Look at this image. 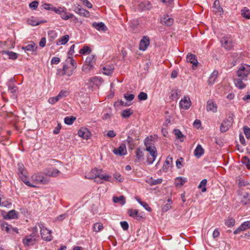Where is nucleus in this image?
Returning <instances> with one entry per match:
<instances>
[{"mask_svg": "<svg viewBox=\"0 0 250 250\" xmlns=\"http://www.w3.org/2000/svg\"><path fill=\"white\" fill-rule=\"evenodd\" d=\"M18 174L20 178L25 185L30 187H36L35 185L31 184L28 180L27 172L26 170L19 172Z\"/></svg>", "mask_w": 250, "mask_h": 250, "instance_id": "obj_9", "label": "nucleus"}, {"mask_svg": "<svg viewBox=\"0 0 250 250\" xmlns=\"http://www.w3.org/2000/svg\"><path fill=\"white\" fill-rule=\"evenodd\" d=\"M235 220L232 218L229 217L225 220V224L228 227H232L234 225Z\"/></svg>", "mask_w": 250, "mask_h": 250, "instance_id": "obj_42", "label": "nucleus"}, {"mask_svg": "<svg viewBox=\"0 0 250 250\" xmlns=\"http://www.w3.org/2000/svg\"><path fill=\"white\" fill-rule=\"evenodd\" d=\"M139 25V21L137 20H131L129 22V25L133 30H135Z\"/></svg>", "mask_w": 250, "mask_h": 250, "instance_id": "obj_48", "label": "nucleus"}, {"mask_svg": "<svg viewBox=\"0 0 250 250\" xmlns=\"http://www.w3.org/2000/svg\"><path fill=\"white\" fill-rule=\"evenodd\" d=\"M91 50L87 46H84L83 48L81 49L79 53L81 54H85L86 53H90Z\"/></svg>", "mask_w": 250, "mask_h": 250, "instance_id": "obj_50", "label": "nucleus"}, {"mask_svg": "<svg viewBox=\"0 0 250 250\" xmlns=\"http://www.w3.org/2000/svg\"><path fill=\"white\" fill-rule=\"evenodd\" d=\"M134 97H135V96L133 94H124V98L127 101H131L133 100L134 99Z\"/></svg>", "mask_w": 250, "mask_h": 250, "instance_id": "obj_61", "label": "nucleus"}, {"mask_svg": "<svg viewBox=\"0 0 250 250\" xmlns=\"http://www.w3.org/2000/svg\"><path fill=\"white\" fill-rule=\"evenodd\" d=\"M77 67L75 60L71 57H68L63 66V74L68 76H71Z\"/></svg>", "mask_w": 250, "mask_h": 250, "instance_id": "obj_3", "label": "nucleus"}, {"mask_svg": "<svg viewBox=\"0 0 250 250\" xmlns=\"http://www.w3.org/2000/svg\"><path fill=\"white\" fill-rule=\"evenodd\" d=\"M243 80L244 81V79H242V78L240 77L234 80L235 85L239 89H242L246 87V84L243 82Z\"/></svg>", "mask_w": 250, "mask_h": 250, "instance_id": "obj_25", "label": "nucleus"}, {"mask_svg": "<svg viewBox=\"0 0 250 250\" xmlns=\"http://www.w3.org/2000/svg\"><path fill=\"white\" fill-rule=\"evenodd\" d=\"M241 14L243 17L250 19V11L247 7H244L241 11Z\"/></svg>", "mask_w": 250, "mask_h": 250, "instance_id": "obj_38", "label": "nucleus"}, {"mask_svg": "<svg viewBox=\"0 0 250 250\" xmlns=\"http://www.w3.org/2000/svg\"><path fill=\"white\" fill-rule=\"evenodd\" d=\"M31 179L35 183L40 184H46L50 181L49 178L46 176L44 172L34 174L31 176Z\"/></svg>", "mask_w": 250, "mask_h": 250, "instance_id": "obj_4", "label": "nucleus"}, {"mask_svg": "<svg viewBox=\"0 0 250 250\" xmlns=\"http://www.w3.org/2000/svg\"><path fill=\"white\" fill-rule=\"evenodd\" d=\"M104 228L103 225L101 223H96L94 224L93 229L96 232H99Z\"/></svg>", "mask_w": 250, "mask_h": 250, "instance_id": "obj_43", "label": "nucleus"}, {"mask_svg": "<svg viewBox=\"0 0 250 250\" xmlns=\"http://www.w3.org/2000/svg\"><path fill=\"white\" fill-rule=\"evenodd\" d=\"M92 26L99 31H105L107 30L106 26L102 22L99 23L94 22L92 23Z\"/></svg>", "mask_w": 250, "mask_h": 250, "instance_id": "obj_22", "label": "nucleus"}, {"mask_svg": "<svg viewBox=\"0 0 250 250\" xmlns=\"http://www.w3.org/2000/svg\"><path fill=\"white\" fill-rule=\"evenodd\" d=\"M174 135L176 136V139H178L181 142H183L184 140V136L182 133L181 131L178 129H175L173 131Z\"/></svg>", "mask_w": 250, "mask_h": 250, "instance_id": "obj_40", "label": "nucleus"}, {"mask_svg": "<svg viewBox=\"0 0 250 250\" xmlns=\"http://www.w3.org/2000/svg\"><path fill=\"white\" fill-rule=\"evenodd\" d=\"M138 98L140 101L146 100L147 99V95L146 93L141 92L138 96Z\"/></svg>", "mask_w": 250, "mask_h": 250, "instance_id": "obj_52", "label": "nucleus"}, {"mask_svg": "<svg viewBox=\"0 0 250 250\" xmlns=\"http://www.w3.org/2000/svg\"><path fill=\"white\" fill-rule=\"evenodd\" d=\"M241 226L244 230L250 229V221L244 222L241 225Z\"/></svg>", "mask_w": 250, "mask_h": 250, "instance_id": "obj_58", "label": "nucleus"}, {"mask_svg": "<svg viewBox=\"0 0 250 250\" xmlns=\"http://www.w3.org/2000/svg\"><path fill=\"white\" fill-rule=\"evenodd\" d=\"M36 239L35 237H32L31 234L29 236H27L22 241L24 245L29 246L30 245H33L35 243Z\"/></svg>", "mask_w": 250, "mask_h": 250, "instance_id": "obj_21", "label": "nucleus"}, {"mask_svg": "<svg viewBox=\"0 0 250 250\" xmlns=\"http://www.w3.org/2000/svg\"><path fill=\"white\" fill-rule=\"evenodd\" d=\"M68 94V92L66 90H61L59 94L57 95L60 99H61L65 97Z\"/></svg>", "mask_w": 250, "mask_h": 250, "instance_id": "obj_55", "label": "nucleus"}, {"mask_svg": "<svg viewBox=\"0 0 250 250\" xmlns=\"http://www.w3.org/2000/svg\"><path fill=\"white\" fill-rule=\"evenodd\" d=\"M172 165V158L170 157H167L163 166V170L167 172L168 169L171 167Z\"/></svg>", "mask_w": 250, "mask_h": 250, "instance_id": "obj_28", "label": "nucleus"}, {"mask_svg": "<svg viewBox=\"0 0 250 250\" xmlns=\"http://www.w3.org/2000/svg\"><path fill=\"white\" fill-rule=\"evenodd\" d=\"M250 74V66L248 64L241 65L237 71V75L238 77L244 79V81L247 80L248 76Z\"/></svg>", "mask_w": 250, "mask_h": 250, "instance_id": "obj_5", "label": "nucleus"}, {"mask_svg": "<svg viewBox=\"0 0 250 250\" xmlns=\"http://www.w3.org/2000/svg\"><path fill=\"white\" fill-rule=\"evenodd\" d=\"M114 67L112 65H106L102 68L103 73L106 75H110L113 72Z\"/></svg>", "mask_w": 250, "mask_h": 250, "instance_id": "obj_31", "label": "nucleus"}, {"mask_svg": "<svg viewBox=\"0 0 250 250\" xmlns=\"http://www.w3.org/2000/svg\"><path fill=\"white\" fill-rule=\"evenodd\" d=\"M74 11L81 16L85 17H89L90 16L89 12L82 8L80 5L75 6Z\"/></svg>", "mask_w": 250, "mask_h": 250, "instance_id": "obj_11", "label": "nucleus"}, {"mask_svg": "<svg viewBox=\"0 0 250 250\" xmlns=\"http://www.w3.org/2000/svg\"><path fill=\"white\" fill-rule=\"evenodd\" d=\"M250 190L248 191L244 192L241 195V202L244 205L249 204L250 203Z\"/></svg>", "mask_w": 250, "mask_h": 250, "instance_id": "obj_19", "label": "nucleus"}, {"mask_svg": "<svg viewBox=\"0 0 250 250\" xmlns=\"http://www.w3.org/2000/svg\"><path fill=\"white\" fill-rule=\"evenodd\" d=\"M126 142L129 146V147L132 149L134 146L133 138L130 136H128Z\"/></svg>", "mask_w": 250, "mask_h": 250, "instance_id": "obj_54", "label": "nucleus"}, {"mask_svg": "<svg viewBox=\"0 0 250 250\" xmlns=\"http://www.w3.org/2000/svg\"><path fill=\"white\" fill-rule=\"evenodd\" d=\"M60 100V98L58 96H57L56 97L50 98L48 100V102L51 104H54Z\"/></svg>", "mask_w": 250, "mask_h": 250, "instance_id": "obj_62", "label": "nucleus"}, {"mask_svg": "<svg viewBox=\"0 0 250 250\" xmlns=\"http://www.w3.org/2000/svg\"><path fill=\"white\" fill-rule=\"evenodd\" d=\"M150 40L148 37L144 36L141 39L139 49L141 50L145 51L148 45H149Z\"/></svg>", "mask_w": 250, "mask_h": 250, "instance_id": "obj_12", "label": "nucleus"}, {"mask_svg": "<svg viewBox=\"0 0 250 250\" xmlns=\"http://www.w3.org/2000/svg\"><path fill=\"white\" fill-rule=\"evenodd\" d=\"M91 65H88V64L84 62L82 67V70L85 73H88L93 67H90Z\"/></svg>", "mask_w": 250, "mask_h": 250, "instance_id": "obj_51", "label": "nucleus"}, {"mask_svg": "<svg viewBox=\"0 0 250 250\" xmlns=\"http://www.w3.org/2000/svg\"><path fill=\"white\" fill-rule=\"evenodd\" d=\"M102 170L97 168L93 169L90 172L86 173L85 178L88 179H94L96 178H99V180H95L98 183L101 184L103 182L101 180H103L105 181H110V176L107 174H101Z\"/></svg>", "mask_w": 250, "mask_h": 250, "instance_id": "obj_2", "label": "nucleus"}, {"mask_svg": "<svg viewBox=\"0 0 250 250\" xmlns=\"http://www.w3.org/2000/svg\"><path fill=\"white\" fill-rule=\"evenodd\" d=\"M220 42L222 46L227 50H231L234 45V42L230 36L224 37L221 39Z\"/></svg>", "mask_w": 250, "mask_h": 250, "instance_id": "obj_6", "label": "nucleus"}, {"mask_svg": "<svg viewBox=\"0 0 250 250\" xmlns=\"http://www.w3.org/2000/svg\"><path fill=\"white\" fill-rule=\"evenodd\" d=\"M113 201L116 203H119L121 205H124L125 203V197L122 195L119 197L114 196Z\"/></svg>", "mask_w": 250, "mask_h": 250, "instance_id": "obj_37", "label": "nucleus"}, {"mask_svg": "<svg viewBox=\"0 0 250 250\" xmlns=\"http://www.w3.org/2000/svg\"><path fill=\"white\" fill-rule=\"evenodd\" d=\"M4 218L5 219H15L18 218V215L15 210H11L4 216Z\"/></svg>", "mask_w": 250, "mask_h": 250, "instance_id": "obj_35", "label": "nucleus"}, {"mask_svg": "<svg viewBox=\"0 0 250 250\" xmlns=\"http://www.w3.org/2000/svg\"><path fill=\"white\" fill-rule=\"evenodd\" d=\"M89 82L93 84L98 85L101 83V78L98 77H94L89 79Z\"/></svg>", "mask_w": 250, "mask_h": 250, "instance_id": "obj_44", "label": "nucleus"}, {"mask_svg": "<svg viewBox=\"0 0 250 250\" xmlns=\"http://www.w3.org/2000/svg\"><path fill=\"white\" fill-rule=\"evenodd\" d=\"M180 106L184 109H188L191 105V101L188 97L185 96L183 99L180 101Z\"/></svg>", "mask_w": 250, "mask_h": 250, "instance_id": "obj_15", "label": "nucleus"}, {"mask_svg": "<svg viewBox=\"0 0 250 250\" xmlns=\"http://www.w3.org/2000/svg\"><path fill=\"white\" fill-rule=\"evenodd\" d=\"M136 156L137 158L139 160H140L141 159L143 158L144 157V153L143 151L140 149L137 148L136 151Z\"/></svg>", "mask_w": 250, "mask_h": 250, "instance_id": "obj_53", "label": "nucleus"}, {"mask_svg": "<svg viewBox=\"0 0 250 250\" xmlns=\"http://www.w3.org/2000/svg\"><path fill=\"white\" fill-rule=\"evenodd\" d=\"M214 12L219 15H221L223 13V8L220 6L219 0H215L214 2L213 7Z\"/></svg>", "mask_w": 250, "mask_h": 250, "instance_id": "obj_18", "label": "nucleus"}, {"mask_svg": "<svg viewBox=\"0 0 250 250\" xmlns=\"http://www.w3.org/2000/svg\"><path fill=\"white\" fill-rule=\"evenodd\" d=\"M244 134L246 135V137L248 139L250 138V128L248 126L244 127Z\"/></svg>", "mask_w": 250, "mask_h": 250, "instance_id": "obj_60", "label": "nucleus"}, {"mask_svg": "<svg viewBox=\"0 0 250 250\" xmlns=\"http://www.w3.org/2000/svg\"><path fill=\"white\" fill-rule=\"evenodd\" d=\"M38 5V1L37 0H34L29 4V6L31 9H36L37 8Z\"/></svg>", "mask_w": 250, "mask_h": 250, "instance_id": "obj_59", "label": "nucleus"}, {"mask_svg": "<svg viewBox=\"0 0 250 250\" xmlns=\"http://www.w3.org/2000/svg\"><path fill=\"white\" fill-rule=\"evenodd\" d=\"M242 162L243 164L246 165L248 169H250V160L247 157H243L242 159Z\"/></svg>", "mask_w": 250, "mask_h": 250, "instance_id": "obj_49", "label": "nucleus"}, {"mask_svg": "<svg viewBox=\"0 0 250 250\" xmlns=\"http://www.w3.org/2000/svg\"><path fill=\"white\" fill-rule=\"evenodd\" d=\"M28 24L31 25L32 26H37L39 25L41 23L45 22V21H39L33 18L29 19L27 21Z\"/></svg>", "mask_w": 250, "mask_h": 250, "instance_id": "obj_34", "label": "nucleus"}, {"mask_svg": "<svg viewBox=\"0 0 250 250\" xmlns=\"http://www.w3.org/2000/svg\"><path fill=\"white\" fill-rule=\"evenodd\" d=\"M204 153V149L200 145H198L194 151V154L195 157L199 158Z\"/></svg>", "mask_w": 250, "mask_h": 250, "instance_id": "obj_24", "label": "nucleus"}, {"mask_svg": "<svg viewBox=\"0 0 250 250\" xmlns=\"http://www.w3.org/2000/svg\"><path fill=\"white\" fill-rule=\"evenodd\" d=\"M133 112L131 109H126L122 111L121 116L123 118H127L129 117L133 114Z\"/></svg>", "mask_w": 250, "mask_h": 250, "instance_id": "obj_39", "label": "nucleus"}, {"mask_svg": "<svg viewBox=\"0 0 250 250\" xmlns=\"http://www.w3.org/2000/svg\"><path fill=\"white\" fill-rule=\"evenodd\" d=\"M218 75V71L215 70L213 71L208 81V83L209 85H212L214 83L215 80L217 78Z\"/></svg>", "mask_w": 250, "mask_h": 250, "instance_id": "obj_23", "label": "nucleus"}, {"mask_svg": "<svg viewBox=\"0 0 250 250\" xmlns=\"http://www.w3.org/2000/svg\"><path fill=\"white\" fill-rule=\"evenodd\" d=\"M121 226L123 229L125 230L128 229V224L126 221H122L120 222Z\"/></svg>", "mask_w": 250, "mask_h": 250, "instance_id": "obj_63", "label": "nucleus"}, {"mask_svg": "<svg viewBox=\"0 0 250 250\" xmlns=\"http://www.w3.org/2000/svg\"><path fill=\"white\" fill-rule=\"evenodd\" d=\"M145 145L146 146V150L149 153L147 161L149 165H151L155 161L157 156V150L152 143V141L149 139L148 137L145 141Z\"/></svg>", "mask_w": 250, "mask_h": 250, "instance_id": "obj_1", "label": "nucleus"}, {"mask_svg": "<svg viewBox=\"0 0 250 250\" xmlns=\"http://www.w3.org/2000/svg\"><path fill=\"white\" fill-rule=\"evenodd\" d=\"M150 3L149 1L145 0L140 3L139 4V8L144 11L148 10L150 8Z\"/></svg>", "mask_w": 250, "mask_h": 250, "instance_id": "obj_29", "label": "nucleus"}, {"mask_svg": "<svg viewBox=\"0 0 250 250\" xmlns=\"http://www.w3.org/2000/svg\"><path fill=\"white\" fill-rule=\"evenodd\" d=\"M207 110L215 113L217 111V106L216 103L212 100H209L207 103Z\"/></svg>", "mask_w": 250, "mask_h": 250, "instance_id": "obj_17", "label": "nucleus"}, {"mask_svg": "<svg viewBox=\"0 0 250 250\" xmlns=\"http://www.w3.org/2000/svg\"><path fill=\"white\" fill-rule=\"evenodd\" d=\"M187 182L186 178H182L179 177L175 179V185L176 187H180L182 186L185 183Z\"/></svg>", "mask_w": 250, "mask_h": 250, "instance_id": "obj_27", "label": "nucleus"}, {"mask_svg": "<svg viewBox=\"0 0 250 250\" xmlns=\"http://www.w3.org/2000/svg\"><path fill=\"white\" fill-rule=\"evenodd\" d=\"M1 54L2 55H7L8 56L9 59L12 60H16L18 57L17 54L12 51L3 50L1 52Z\"/></svg>", "mask_w": 250, "mask_h": 250, "instance_id": "obj_32", "label": "nucleus"}, {"mask_svg": "<svg viewBox=\"0 0 250 250\" xmlns=\"http://www.w3.org/2000/svg\"><path fill=\"white\" fill-rule=\"evenodd\" d=\"M95 62V56L94 55H90L87 57L85 63L88 64V65H91L90 67H94Z\"/></svg>", "mask_w": 250, "mask_h": 250, "instance_id": "obj_30", "label": "nucleus"}, {"mask_svg": "<svg viewBox=\"0 0 250 250\" xmlns=\"http://www.w3.org/2000/svg\"><path fill=\"white\" fill-rule=\"evenodd\" d=\"M48 36L49 38H50L51 40H53L57 38V34L55 31H49L48 32Z\"/></svg>", "mask_w": 250, "mask_h": 250, "instance_id": "obj_56", "label": "nucleus"}, {"mask_svg": "<svg viewBox=\"0 0 250 250\" xmlns=\"http://www.w3.org/2000/svg\"><path fill=\"white\" fill-rule=\"evenodd\" d=\"M78 135L84 139H88L90 138L91 133L86 127L81 128L78 132Z\"/></svg>", "mask_w": 250, "mask_h": 250, "instance_id": "obj_14", "label": "nucleus"}, {"mask_svg": "<svg viewBox=\"0 0 250 250\" xmlns=\"http://www.w3.org/2000/svg\"><path fill=\"white\" fill-rule=\"evenodd\" d=\"M232 122L231 119H226L223 120L220 127V130L221 132H225L231 126Z\"/></svg>", "mask_w": 250, "mask_h": 250, "instance_id": "obj_8", "label": "nucleus"}, {"mask_svg": "<svg viewBox=\"0 0 250 250\" xmlns=\"http://www.w3.org/2000/svg\"><path fill=\"white\" fill-rule=\"evenodd\" d=\"M1 228L3 230H5L6 232H8L9 231V228L8 224L6 223H3L1 225Z\"/></svg>", "mask_w": 250, "mask_h": 250, "instance_id": "obj_64", "label": "nucleus"}, {"mask_svg": "<svg viewBox=\"0 0 250 250\" xmlns=\"http://www.w3.org/2000/svg\"><path fill=\"white\" fill-rule=\"evenodd\" d=\"M161 22L167 26H170L173 22V19L170 18L168 15H166L162 19Z\"/></svg>", "mask_w": 250, "mask_h": 250, "instance_id": "obj_26", "label": "nucleus"}, {"mask_svg": "<svg viewBox=\"0 0 250 250\" xmlns=\"http://www.w3.org/2000/svg\"><path fill=\"white\" fill-rule=\"evenodd\" d=\"M207 183V180L206 179H203L201 181L200 184L198 186L199 188H202V191L203 192H206L207 191V188H206Z\"/></svg>", "mask_w": 250, "mask_h": 250, "instance_id": "obj_45", "label": "nucleus"}, {"mask_svg": "<svg viewBox=\"0 0 250 250\" xmlns=\"http://www.w3.org/2000/svg\"><path fill=\"white\" fill-rule=\"evenodd\" d=\"M69 37L68 35L62 36L60 39L57 40L56 44L58 45L65 44L69 41Z\"/></svg>", "mask_w": 250, "mask_h": 250, "instance_id": "obj_33", "label": "nucleus"}, {"mask_svg": "<svg viewBox=\"0 0 250 250\" xmlns=\"http://www.w3.org/2000/svg\"><path fill=\"white\" fill-rule=\"evenodd\" d=\"M60 16L63 20H67L69 19L72 18L74 15L72 14L67 13L66 10H63L60 15Z\"/></svg>", "mask_w": 250, "mask_h": 250, "instance_id": "obj_41", "label": "nucleus"}, {"mask_svg": "<svg viewBox=\"0 0 250 250\" xmlns=\"http://www.w3.org/2000/svg\"><path fill=\"white\" fill-rule=\"evenodd\" d=\"M39 226L41 229V235L42 239L46 241H51L52 239L51 231L44 227L42 223L39 224Z\"/></svg>", "mask_w": 250, "mask_h": 250, "instance_id": "obj_7", "label": "nucleus"}, {"mask_svg": "<svg viewBox=\"0 0 250 250\" xmlns=\"http://www.w3.org/2000/svg\"><path fill=\"white\" fill-rule=\"evenodd\" d=\"M113 152L116 155L123 156L126 154V146L125 144H121L119 147L115 148Z\"/></svg>", "mask_w": 250, "mask_h": 250, "instance_id": "obj_10", "label": "nucleus"}, {"mask_svg": "<svg viewBox=\"0 0 250 250\" xmlns=\"http://www.w3.org/2000/svg\"><path fill=\"white\" fill-rule=\"evenodd\" d=\"M60 172L58 169L55 168H48L44 170L46 176L48 178L49 177H56L60 174Z\"/></svg>", "mask_w": 250, "mask_h": 250, "instance_id": "obj_13", "label": "nucleus"}, {"mask_svg": "<svg viewBox=\"0 0 250 250\" xmlns=\"http://www.w3.org/2000/svg\"><path fill=\"white\" fill-rule=\"evenodd\" d=\"M187 61L193 64V69L197 67L198 62L195 55L190 53H188L187 56Z\"/></svg>", "mask_w": 250, "mask_h": 250, "instance_id": "obj_16", "label": "nucleus"}, {"mask_svg": "<svg viewBox=\"0 0 250 250\" xmlns=\"http://www.w3.org/2000/svg\"><path fill=\"white\" fill-rule=\"evenodd\" d=\"M181 91L178 89H173L171 91L170 97L173 99H178L181 95Z\"/></svg>", "mask_w": 250, "mask_h": 250, "instance_id": "obj_36", "label": "nucleus"}, {"mask_svg": "<svg viewBox=\"0 0 250 250\" xmlns=\"http://www.w3.org/2000/svg\"><path fill=\"white\" fill-rule=\"evenodd\" d=\"M76 120V118L73 116L66 117L64 118V122L65 124L70 125H72L74 121Z\"/></svg>", "mask_w": 250, "mask_h": 250, "instance_id": "obj_47", "label": "nucleus"}, {"mask_svg": "<svg viewBox=\"0 0 250 250\" xmlns=\"http://www.w3.org/2000/svg\"><path fill=\"white\" fill-rule=\"evenodd\" d=\"M128 213L130 217L134 218L138 220H140L143 218V216L139 214L138 210L137 209H129L128 210Z\"/></svg>", "mask_w": 250, "mask_h": 250, "instance_id": "obj_20", "label": "nucleus"}, {"mask_svg": "<svg viewBox=\"0 0 250 250\" xmlns=\"http://www.w3.org/2000/svg\"><path fill=\"white\" fill-rule=\"evenodd\" d=\"M162 182V179L161 178L157 179L156 180L151 179L149 183L150 185L153 186L157 184H160Z\"/></svg>", "mask_w": 250, "mask_h": 250, "instance_id": "obj_57", "label": "nucleus"}, {"mask_svg": "<svg viewBox=\"0 0 250 250\" xmlns=\"http://www.w3.org/2000/svg\"><path fill=\"white\" fill-rule=\"evenodd\" d=\"M35 47V44L32 42L30 44H29L25 46H23L22 49L25 51H33Z\"/></svg>", "mask_w": 250, "mask_h": 250, "instance_id": "obj_46", "label": "nucleus"}]
</instances>
